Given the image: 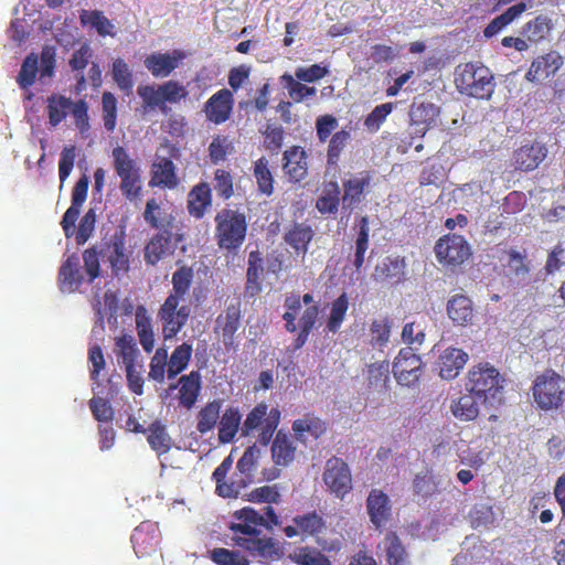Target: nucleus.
Returning a JSON list of instances; mask_svg holds the SVG:
<instances>
[{"instance_id":"obj_39","label":"nucleus","mask_w":565,"mask_h":565,"mask_svg":"<svg viewBox=\"0 0 565 565\" xmlns=\"http://www.w3.org/2000/svg\"><path fill=\"white\" fill-rule=\"evenodd\" d=\"M191 355L192 345L188 343L178 345L168 360V377L173 379L182 371H184L189 364Z\"/></svg>"},{"instance_id":"obj_15","label":"nucleus","mask_w":565,"mask_h":565,"mask_svg":"<svg viewBox=\"0 0 565 565\" xmlns=\"http://www.w3.org/2000/svg\"><path fill=\"white\" fill-rule=\"evenodd\" d=\"M546 147L539 141L523 145L514 151V166L523 171L534 170L546 158Z\"/></svg>"},{"instance_id":"obj_49","label":"nucleus","mask_w":565,"mask_h":565,"mask_svg":"<svg viewBox=\"0 0 565 565\" xmlns=\"http://www.w3.org/2000/svg\"><path fill=\"white\" fill-rule=\"evenodd\" d=\"M108 260L116 276L126 274L129 269V257L122 242H115L109 250Z\"/></svg>"},{"instance_id":"obj_41","label":"nucleus","mask_w":565,"mask_h":565,"mask_svg":"<svg viewBox=\"0 0 565 565\" xmlns=\"http://www.w3.org/2000/svg\"><path fill=\"white\" fill-rule=\"evenodd\" d=\"M221 402L213 401L206 404L198 415L196 429L202 435L212 430L220 419Z\"/></svg>"},{"instance_id":"obj_36","label":"nucleus","mask_w":565,"mask_h":565,"mask_svg":"<svg viewBox=\"0 0 565 565\" xmlns=\"http://www.w3.org/2000/svg\"><path fill=\"white\" fill-rule=\"evenodd\" d=\"M111 157L114 161V169L119 178L140 172L139 166L124 147H115L111 151Z\"/></svg>"},{"instance_id":"obj_61","label":"nucleus","mask_w":565,"mask_h":565,"mask_svg":"<svg viewBox=\"0 0 565 565\" xmlns=\"http://www.w3.org/2000/svg\"><path fill=\"white\" fill-rule=\"evenodd\" d=\"M329 74V70L327 66H322L321 64H312L310 66H299L295 70V75L297 79L302 81L303 83H315L319 79L323 78Z\"/></svg>"},{"instance_id":"obj_13","label":"nucleus","mask_w":565,"mask_h":565,"mask_svg":"<svg viewBox=\"0 0 565 565\" xmlns=\"http://www.w3.org/2000/svg\"><path fill=\"white\" fill-rule=\"evenodd\" d=\"M241 327V301L231 300L223 313L216 319V328L222 332V340L225 348L235 347V333Z\"/></svg>"},{"instance_id":"obj_35","label":"nucleus","mask_w":565,"mask_h":565,"mask_svg":"<svg viewBox=\"0 0 565 565\" xmlns=\"http://www.w3.org/2000/svg\"><path fill=\"white\" fill-rule=\"evenodd\" d=\"M313 237V232L309 225L295 224L286 234L285 241L297 252L305 254L308 244Z\"/></svg>"},{"instance_id":"obj_62","label":"nucleus","mask_w":565,"mask_h":565,"mask_svg":"<svg viewBox=\"0 0 565 565\" xmlns=\"http://www.w3.org/2000/svg\"><path fill=\"white\" fill-rule=\"evenodd\" d=\"M350 138L351 135L347 130L338 131L331 137L327 154L328 163L333 164L337 162L341 151L344 149Z\"/></svg>"},{"instance_id":"obj_5","label":"nucleus","mask_w":565,"mask_h":565,"mask_svg":"<svg viewBox=\"0 0 565 565\" xmlns=\"http://www.w3.org/2000/svg\"><path fill=\"white\" fill-rule=\"evenodd\" d=\"M215 224V237L221 248L234 250L241 247L247 230L244 214L224 209L216 214Z\"/></svg>"},{"instance_id":"obj_4","label":"nucleus","mask_w":565,"mask_h":565,"mask_svg":"<svg viewBox=\"0 0 565 565\" xmlns=\"http://www.w3.org/2000/svg\"><path fill=\"white\" fill-rule=\"evenodd\" d=\"M56 50L52 45H45L42 49L40 57L36 54L28 55L18 75V83L22 88L30 87L39 74V82L46 85L54 75Z\"/></svg>"},{"instance_id":"obj_18","label":"nucleus","mask_w":565,"mask_h":565,"mask_svg":"<svg viewBox=\"0 0 565 565\" xmlns=\"http://www.w3.org/2000/svg\"><path fill=\"white\" fill-rule=\"evenodd\" d=\"M468 361V354L458 348H446L439 355V374L445 380L455 379Z\"/></svg>"},{"instance_id":"obj_64","label":"nucleus","mask_w":565,"mask_h":565,"mask_svg":"<svg viewBox=\"0 0 565 565\" xmlns=\"http://www.w3.org/2000/svg\"><path fill=\"white\" fill-rule=\"evenodd\" d=\"M294 521L302 533L310 535L319 533L324 526L322 519L315 512L298 516Z\"/></svg>"},{"instance_id":"obj_46","label":"nucleus","mask_w":565,"mask_h":565,"mask_svg":"<svg viewBox=\"0 0 565 565\" xmlns=\"http://www.w3.org/2000/svg\"><path fill=\"white\" fill-rule=\"evenodd\" d=\"M425 338V327L422 322H408L402 330V341L407 344L405 349L417 351L423 345Z\"/></svg>"},{"instance_id":"obj_37","label":"nucleus","mask_w":565,"mask_h":565,"mask_svg":"<svg viewBox=\"0 0 565 565\" xmlns=\"http://www.w3.org/2000/svg\"><path fill=\"white\" fill-rule=\"evenodd\" d=\"M81 21L85 25H89L90 28L95 29L97 33L102 36L110 35L114 36L115 32V25L111 23V21L106 18L103 12L100 11H88L83 10L81 12Z\"/></svg>"},{"instance_id":"obj_20","label":"nucleus","mask_w":565,"mask_h":565,"mask_svg":"<svg viewBox=\"0 0 565 565\" xmlns=\"http://www.w3.org/2000/svg\"><path fill=\"white\" fill-rule=\"evenodd\" d=\"M178 184L175 167L173 162L164 157L157 154V159L151 167L150 186L173 189Z\"/></svg>"},{"instance_id":"obj_32","label":"nucleus","mask_w":565,"mask_h":565,"mask_svg":"<svg viewBox=\"0 0 565 565\" xmlns=\"http://www.w3.org/2000/svg\"><path fill=\"white\" fill-rule=\"evenodd\" d=\"M201 376L200 373L196 371H192L188 375H183L180 379V403L190 408L194 405L196 402L201 383H200Z\"/></svg>"},{"instance_id":"obj_21","label":"nucleus","mask_w":565,"mask_h":565,"mask_svg":"<svg viewBox=\"0 0 565 565\" xmlns=\"http://www.w3.org/2000/svg\"><path fill=\"white\" fill-rule=\"evenodd\" d=\"M232 93L228 89H221L215 93L205 104L207 119L214 124H222L227 120L232 111Z\"/></svg>"},{"instance_id":"obj_14","label":"nucleus","mask_w":565,"mask_h":565,"mask_svg":"<svg viewBox=\"0 0 565 565\" xmlns=\"http://www.w3.org/2000/svg\"><path fill=\"white\" fill-rule=\"evenodd\" d=\"M184 57V53L179 50L166 53L154 52L148 55L143 63L154 77H167L179 66Z\"/></svg>"},{"instance_id":"obj_26","label":"nucleus","mask_w":565,"mask_h":565,"mask_svg":"<svg viewBox=\"0 0 565 565\" xmlns=\"http://www.w3.org/2000/svg\"><path fill=\"white\" fill-rule=\"evenodd\" d=\"M158 530L151 523H142L136 527L131 536L136 554L141 556L149 554L148 550H153L158 543Z\"/></svg>"},{"instance_id":"obj_25","label":"nucleus","mask_w":565,"mask_h":565,"mask_svg":"<svg viewBox=\"0 0 565 565\" xmlns=\"http://www.w3.org/2000/svg\"><path fill=\"white\" fill-rule=\"evenodd\" d=\"M390 381V364L387 361L370 364L366 375L367 398L371 394H385Z\"/></svg>"},{"instance_id":"obj_7","label":"nucleus","mask_w":565,"mask_h":565,"mask_svg":"<svg viewBox=\"0 0 565 565\" xmlns=\"http://www.w3.org/2000/svg\"><path fill=\"white\" fill-rule=\"evenodd\" d=\"M458 88L476 98H489L494 92L493 76L483 65L468 63L456 78Z\"/></svg>"},{"instance_id":"obj_34","label":"nucleus","mask_w":565,"mask_h":565,"mask_svg":"<svg viewBox=\"0 0 565 565\" xmlns=\"http://www.w3.org/2000/svg\"><path fill=\"white\" fill-rule=\"evenodd\" d=\"M115 352L118 363H121L125 369L141 363L138 361L140 352L130 335H124L117 340Z\"/></svg>"},{"instance_id":"obj_28","label":"nucleus","mask_w":565,"mask_h":565,"mask_svg":"<svg viewBox=\"0 0 565 565\" xmlns=\"http://www.w3.org/2000/svg\"><path fill=\"white\" fill-rule=\"evenodd\" d=\"M369 184L366 177H354L343 183L342 210L349 213L362 201L365 186Z\"/></svg>"},{"instance_id":"obj_58","label":"nucleus","mask_w":565,"mask_h":565,"mask_svg":"<svg viewBox=\"0 0 565 565\" xmlns=\"http://www.w3.org/2000/svg\"><path fill=\"white\" fill-rule=\"evenodd\" d=\"M262 450L256 444L249 446L237 462V469L246 477H250L256 468Z\"/></svg>"},{"instance_id":"obj_60","label":"nucleus","mask_w":565,"mask_h":565,"mask_svg":"<svg viewBox=\"0 0 565 565\" xmlns=\"http://www.w3.org/2000/svg\"><path fill=\"white\" fill-rule=\"evenodd\" d=\"M232 150L233 146L227 137L217 136L209 146V154L213 163L224 161Z\"/></svg>"},{"instance_id":"obj_30","label":"nucleus","mask_w":565,"mask_h":565,"mask_svg":"<svg viewBox=\"0 0 565 565\" xmlns=\"http://www.w3.org/2000/svg\"><path fill=\"white\" fill-rule=\"evenodd\" d=\"M242 415L236 408H227L220 417L218 440L222 444L231 443L242 427Z\"/></svg>"},{"instance_id":"obj_12","label":"nucleus","mask_w":565,"mask_h":565,"mask_svg":"<svg viewBox=\"0 0 565 565\" xmlns=\"http://www.w3.org/2000/svg\"><path fill=\"white\" fill-rule=\"evenodd\" d=\"M396 381L405 386L415 384L422 374V360L412 349H401L393 363Z\"/></svg>"},{"instance_id":"obj_22","label":"nucleus","mask_w":565,"mask_h":565,"mask_svg":"<svg viewBox=\"0 0 565 565\" xmlns=\"http://www.w3.org/2000/svg\"><path fill=\"white\" fill-rule=\"evenodd\" d=\"M84 280L78 256L70 255L62 264L58 274L60 288L63 292L75 291Z\"/></svg>"},{"instance_id":"obj_56","label":"nucleus","mask_w":565,"mask_h":565,"mask_svg":"<svg viewBox=\"0 0 565 565\" xmlns=\"http://www.w3.org/2000/svg\"><path fill=\"white\" fill-rule=\"evenodd\" d=\"M72 107V102L63 96L49 99V118L53 126L60 124Z\"/></svg>"},{"instance_id":"obj_17","label":"nucleus","mask_w":565,"mask_h":565,"mask_svg":"<svg viewBox=\"0 0 565 565\" xmlns=\"http://www.w3.org/2000/svg\"><path fill=\"white\" fill-rule=\"evenodd\" d=\"M562 65L563 57L557 52H550L532 62L525 78L530 82L543 81L554 75Z\"/></svg>"},{"instance_id":"obj_3","label":"nucleus","mask_w":565,"mask_h":565,"mask_svg":"<svg viewBox=\"0 0 565 565\" xmlns=\"http://www.w3.org/2000/svg\"><path fill=\"white\" fill-rule=\"evenodd\" d=\"M280 422V411L276 407L269 408L265 403L257 404L242 423L241 435L243 437H255L256 440L267 446Z\"/></svg>"},{"instance_id":"obj_45","label":"nucleus","mask_w":565,"mask_h":565,"mask_svg":"<svg viewBox=\"0 0 565 565\" xmlns=\"http://www.w3.org/2000/svg\"><path fill=\"white\" fill-rule=\"evenodd\" d=\"M551 30V19L546 15H539L524 25L523 35L531 42H539L544 40Z\"/></svg>"},{"instance_id":"obj_29","label":"nucleus","mask_w":565,"mask_h":565,"mask_svg":"<svg viewBox=\"0 0 565 565\" xmlns=\"http://www.w3.org/2000/svg\"><path fill=\"white\" fill-rule=\"evenodd\" d=\"M279 79L294 103H303L317 94L316 87L306 85L302 81L297 79L296 75L285 73Z\"/></svg>"},{"instance_id":"obj_53","label":"nucleus","mask_w":565,"mask_h":565,"mask_svg":"<svg viewBox=\"0 0 565 565\" xmlns=\"http://www.w3.org/2000/svg\"><path fill=\"white\" fill-rule=\"evenodd\" d=\"M136 320L139 342L146 352H151L154 347V334L150 319L146 316H141L138 311Z\"/></svg>"},{"instance_id":"obj_63","label":"nucleus","mask_w":565,"mask_h":565,"mask_svg":"<svg viewBox=\"0 0 565 565\" xmlns=\"http://www.w3.org/2000/svg\"><path fill=\"white\" fill-rule=\"evenodd\" d=\"M212 559L217 565H248V561L238 552L226 548H216L212 553Z\"/></svg>"},{"instance_id":"obj_16","label":"nucleus","mask_w":565,"mask_h":565,"mask_svg":"<svg viewBox=\"0 0 565 565\" xmlns=\"http://www.w3.org/2000/svg\"><path fill=\"white\" fill-rule=\"evenodd\" d=\"M307 153L303 148L294 146L284 152L282 170L292 182L302 181L308 174Z\"/></svg>"},{"instance_id":"obj_8","label":"nucleus","mask_w":565,"mask_h":565,"mask_svg":"<svg viewBox=\"0 0 565 565\" xmlns=\"http://www.w3.org/2000/svg\"><path fill=\"white\" fill-rule=\"evenodd\" d=\"M565 380L554 371H545L536 377L533 395L537 405L543 409L558 407L563 401Z\"/></svg>"},{"instance_id":"obj_24","label":"nucleus","mask_w":565,"mask_h":565,"mask_svg":"<svg viewBox=\"0 0 565 565\" xmlns=\"http://www.w3.org/2000/svg\"><path fill=\"white\" fill-rule=\"evenodd\" d=\"M447 315L455 324L467 326L472 323V301L467 296L455 295L447 302Z\"/></svg>"},{"instance_id":"obj_55","label":"nucleus","mask_w":565,"mask_h":565,"mask_svg":"<svg viewBox=\"0 0 565 565\" xmlns=\"http://www.w3.org/2000/svg\"><path fill=\"white\" fill-rule=\"evenodd\" d=\"M263 260L257 252L249 253L247 268V289L252 294L259 290V277L263 273Z\"/></svg>"},{"instance_id":"obj_19","label":"nucleus","mask_w":565,"mask_h":565,"mask_svg":"<svg viewBox=\"0 0 565 565\" xmlns=\"http://www.w3.org/2000/svg\"><path fill=\"white\" fill-rule=\"evenodd\" d=\"M175 245L171 241V235L168 232H161L154 235L145 247V262L148 265H156L160 260L171 256L174 252Z\"/></svg>"},{"instance_id":"obj_42","label":"nucleus","mask_w":565,"mask_h":565,"mask_svg":"<svg viewBox=\"0 0 565 565\" xmlns=\"http://www.w3.org/2000/svg\"><path fill=\"white\" fill-rule=\"evenodd\" d=\"M340 188L337 182H329L323 194L317 200L316 207L322 214H334L339 209Z\"/></svg>"},{"instance_id":"obj_59","label":"nucleus","mask_w":565,"mask_h":565,"mask_svg":"<svg viewBox=\"0 0 565 565\" xmlns=\"http://www.w3.org/2000/svg\"><path fill=\"white\" fill-rule=\"evenodd\" d=\"M103 119L104 126L108 131H113L116 127L117 100L111 93H104L103 98Z\"/></svg>"},{"instance_id":"obj_1","label":"nucleus","mask_w":565,"mask_h":565,"mask_svg":"<svg viewBox=\"0 0 565 565\" xmlns=\"http://www.w3.org/2000/svg\"><path fill=\"white\" fill-rule=\"evenodd\" d=\"M239 521L231 526L235 533L241 536L235 539L237 545L262 556H265L273 547L268 540L259 539L257 535L260 527H270V524H277L278 519L274 509L269 505L264 507L258 512L249 507L243 508L234 513Z\"/></svg>"},{"instance_id":"obj_33","label":"nucleus","mask_w":565,"mask_h":565,"mask_svg":"<svg viewBox=\"0 0 565 565\" xmlns=\"http://www.w3.org/2000/svg\"><path fill=\"white\" fill-rule=\"evenodd\" d=\"M210 205L211 191L207 184L201 183L189 193L188 209L196 218L202 217Z\"/></svg>"},{"instance_id":"obj_27","label":"nucleus","mask_w":565,"mask_h":565,"mask_svg":"<svg viewBox=\"0 0 565 565\" xmlns=\"http://www.w3.org/2000/svg\"><path fill=\"white\" fill-rule=\"evenodd\" d=\"M480 403H482V401L479 399L477 395L468 392L451 403L450 411L459 420H473L479 415Z\"/></svg>"},{"instance_id":"obj_54","label":"nucleus","mask_w":565,"mask_h":565,"mask_svg":"<svg viewBox=\"0 0 565 565\" xmlns=\"http://www.w3.org/2000/svg\"><path fill=\"white\" fill-rule=\"evenodd\" d=\"M289 558L297 565H330L329 559L317 551L296 548Z\"/></svg>"},{"instance_id":"obj_31","label":"nucleus","mask_w":565,"mask_h":565,"mask_svg":"<svg viewBox=\"0 0 565 565\" xmlns=\"http://www.w3.org/2000/svg\"><path fill=\"white\" fill-rule=\"evenodd\" d=\"M296 447L294 446L290 436L278 431L273 445H271V457L276 465L287 466L295 458Z\"/></svg>"},{"instance_id":"obj_43","label":"nucleus","mask_w":565,"mask_h":565,"mask_svg":"<svg viewBox=\"0 0 565 565\" xmlns=\"http://www.w3.org/2000/svg\"><path fill=\"white\" fill-rule=\"evenodd\" d=\"M148 431L147 440L150 447L157 451L158 455L168 452L171 447V438L166 427L156 422L149 426Z\"/></svg>"},{"instance_id":"obj_47","label":"nucleus","mask_w":565,"mask_h":565,"mask_svg":"<svg viewBox=\"0 0 565 565\" xmlns=\"http://www.w3.org/2000/svg\"><path fill=\"white\" fill-rule=\"evenodd\" d=\"M383 544L390 565H408L407 554L395 534H388Z\"/></svg>"},{"instance_id":"obj_52","label":"nucleus","mask_w":565,"mask_h":565,"mask_svg":"<svg viewBox=\"0 0 565 565\" xmlns=\"http://www.w3.org/2000/svg\"><path fill=\"white\" fill-rule=\"evenodd\" d=\"M404 265L398 259L391 257L384 258L379 263L374 270V278L376 280H386L390 278H398L403 273Z\"/></svg>"},{"instance_id":"obj_38","label":"nucleus","mask_w":565,"mask_h":565,"mask_svg":"<svg viewBox=\"0 0 565 565\" xmlns=\"http://www.w3.org/2000/svg\"><path fill=\"white\" fill-rule=\"evenodd\" d=\"M504 266L507 267L508 274L519 282L524 281L530 273L525 256L516 250H509L505 254Z\"/></svg>"},{"instance_id":"obj_48","label":"nucleus","mask_w":565,"mask_h":565,"mask_svg":"<svg viewBox=\"0 0 565 565\" xmlns=\"http://www.w3.org/2000/svg\"><path fill=\"white\" fill-rule=\"evenodd\" d=\"M111 73L117 86L127 94H130L134 87V79L128 64L122 58H116L113 63Z\"/></svg>"},{"instance_id":"obj_51","label":"nucleus","mask_w":565,"mask_h":565,"mask_svg":"<svg viewBox=\"0 0 565 565\" xmlns=\"http://www.w3.org/2000/svg\"><path fill=\"white\" fill-rule=\"evenodd\" d=\"M149 377L158 383L164 382L166 371L168 372V351L164 348L156 350L150 361Z\"/></svg>"},{"instance_id":"obj_50","label":"nucleus","mask_w":565,"mask_h":565,"mask_svg":"<svg viewBox=\"0 0 565 565\" xmlns=\"http://www.w3.org/2000/svg\"><path fill=\"white\" fill-rule=\"evenodd\" d=\"M254 175L256 178L258 189L264 194L273 193V175L268 169V160L264 157L259 158L254 166Z\"/></svg>"},{"instance_id":"obj_23","label":"nucleus","mask_w":565,"mask_h":565,"mask_svg":"<svg viewBox=\"0 0 565 565\" xmlns=\"http://www.w3.org/2000/svg\"><path fill=\"white\" fill-rule=\"evenodd\" d=\"M367 513L371 522L381 527L387 521L391 514L388 497L381 490L373 489L366 500Z\"/></svg>"},{"instance_id":"obj_44","label":"nucleus","mask_w":565,"mask_h":565,"mask_svg":"<svg viewBox=\"0 0 565 565\" xmlns=\"http://www.w3.org/2000/svg\"><path fill=\"white\" fill-rule=\"evenodd\" d=\"M349 309V298L347 294L340 295L332 303L330 308V315L327 320L328 331L335 333L341 328L344 321L347 311Z\"/></svg>"},{"instance_id":"obj_10","label":"nucleus","mask_w":565,"mask_h":565,"mask_svg":"<svg viewBox=\"0 0 565 565\" xmlns=\"http://www.w3.org/2000/svg\"><path fill=\"white\" fill-rule=\"evenodd\" d=\"M436 257L439 263L457 266L470 256V246L460 235H445L435 245Z\"/></svg>"},{"instance_id":"obj_11","label":"nucleus","mask_w":565,"mask_h":565,"mask_svg":"<svg viewBox=\"0 0 565 565\" xmlns=\"http://www.w3.org/2000/svg\"><path fill=\"white\" fill-rule=\"evenodd\" d=\"M323 482L338 498H343L352 489V477L348 465L340 458H331L326 462Z\"/></svg>"},{"instance_id":"obj_9","label":"nucleus","mask_w":565,"mask_h":565,"mask_svg":"<svg viewBox=\"0 0 565 565\" xmlns=\"http://www.w3.org/2000/svg\"><path fill=\"white\" fill-rule=\"evenodd\" d=\"M179 302L177 295H170L159 309L158 318L162 322L164 340L174 338L188 321L190 309Z\"/></svg>"},{"instance_id":"obj_40","label":"nucleus","mask_w":565,"mask_h":565,"mask_svg":"<svg viewBox=\"0 0 565 565\" xmlns=\"http://www.w3.org/2000/svg\"><path fill=\"white\" fill-rule=\"evenodd\" d=\"M392 323L387 318H380L370 324V343L373 348L383 350L390 342Z\"/></svg>"},{"instance_id":"obj_6","label":"nucleus","mask_w":565,"mask_h":565,"mask_svg":"<svg viewBox=\"0 0 565 565\" xmlns=\"http://www.w3.org/2000/svg\"><path fill=\"white\" fill-rule=\"evenodd\" d=\"M137 94L142 99L145 109L158 108L163 114H168L167 104H177L184 99L188 90L179 82L168 81L161 85H140Z\"/></svg>"},{"instance_id":"obj_57","label":"nucleus","mask_w":565,"mask_h":565,"mask_svg":"<svg viewBox=\"0 0 565 565\" xmlns=\"http://www.w3.org/2000/svg\"><path fill=\"white\" fill-rule=\"evenodd\" d=\"M393 104L385 103L376 106L365 118L364 126L370 132H376L386 117L392 113Z\"/></svg>"},{"instance_id":"obj_2","label":"nucleus","mask_w":565,"mask_h":565,"mask_svg":"<svg viewBox=\"0 0 565 565\" xmlns=\"http://www.w3.org/2000/svg\"><path fill=\"white\" fill-rule=\"evenodd\" d=\"M503 382L494 366L481 363L469 371L466 388L477 395L482 404L493 407L502 402Z\"/></svg>"}]
</instances>
